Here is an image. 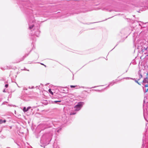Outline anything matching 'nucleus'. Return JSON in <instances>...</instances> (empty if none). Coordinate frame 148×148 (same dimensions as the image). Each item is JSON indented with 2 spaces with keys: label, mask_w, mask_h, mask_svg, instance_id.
<instances>
[{
  "label": "nucleus",
  "mask_w": 148,
  "mask_h": 148,
  "mask_svg": "<svg viewBox=\"0 0 148 148\" xmlns=\"http://www.w3.org/2000/svg\"><path fill=\"white\" fill-rule=\"evenodd\" d=\"M75 114V113H71L70 114V115H73V114Z\"/></svg>",
  "instance_id": "12"
},
{
  "label": "nucleus",
  "mask_w": 148,
  "mask_h": 148,
  "mask_svg": "<svg viewBox=\"0 0 148 148\" xmlns=\"http://www.w3.org/2000/svg\"><path fill=\"white\" fill-rule=\"evenodd\" d=\"M49 92H50L51 94H52V95H53V92H52V91H51V89H49Z\"/></svg>",
  "instance_id": "6"
},
{
  "label": "nucleus",
  "mask_w": 148,
  "mask_h": 148,
  "mask_svg": "<svg viewBox=\"0 0 148 148\" xmlns=\"http://www.w3.org/2000/svg\"><path fill=\"white\" fill-rule=\"evenodd\" d=\"M31 108V107L30 106H29L27 108H26L25 107H24L23 108V110L24 112H27Z\"/></svg>",
  "instance_id": "4"
},
{
  "label": "nucleus",
  "mask_w": 148,
  "mask_h": 148,
  "mask_svg": "<svg viewBox=\"0 0 148 148\" xmlns=\"http://www.w3.org/2000/svg\"><path fill=\"white\" fill-rule=\"evenodd\" d=\"M84 103L83 102H80L78 104L76 105L74 108H75V110L76 111H78L79 110L82 106Z\"/></svg>",
  "instance_id": "1"
},
{
  "label": "nucleus",
  "mask_w": 148,
  "mask_h": 148,
  "mask_svg": "<svg viewBox=\"0 0 148 148\" xmlns=\"http://www.w3.org/2000/svg\"><path fill=\"white\" fill-rule=\"evenodd\" d=\"M142 52H145L144 53L145 54H146H146H147V55L145 56V57H144L143 56H142L141 57V59L142 58L143 59L145 58L146 56H148V51L147 50V48H144V49H143L142 50Z\"/></svg>",
  "instance_id": "3"
},
{
  "label": "nucleus",
  "mask_w": 148,
  "mask_h": 148,
  "mask_svg": "<svg viewBox=\"0 0 148 148\" xmlns=\"http://www.w3.org/2000/svg\"><path fill=\"white\" fill-rule=\"evenodd\" d=\"M135 82L138 83V84H139V85H140V84L138 82V81H137V80H135Z\"/></svg>",
  "instance_id": "9"
},
{
  "label": "nucleus",
  "mask_w": 148,
  "mask_h": 148,
  "mask_svg": "<svg viewBox=\"0 0 148 148\" xmlns=\"http://www.w3.org/2000/svg\"><path fill=\"white\" fill-rule=\"evenodd\" d=\"M61 102V101H54V102L56 103L57 102Z\"/></svg>",
  "instance_id": "10"
},
{
  "label": "nucleus",
  "mask_w": 148,
  "mask_h": 148,
  "mask_svg": "<svg viewBox=\"0 0 148 148\" xmlns=\"http://www.w3.org/2000/svg\"><path fill=\"white\" fill-rule=\"evenodd\" d=\"M140 76H141V77H142V75H140Z\"/></svg>",
  "instance_id": "14"
},
{
  "label": "nucleus",
  "mask_w": 148,
  "mask_h": 148,
  "mask_svg": "<svg viewBox=\"0 0 148 148\" xmlns=\"http://www.w3.org/2000/svg\"><path fill=\"white\" fill-rule=\"evenodd\" d=\"M42 64V65H44L43 64ZM44 66H45V65H44Z\"/></svg>",
  "instance_id": "13"
},
{
  "label": "nucleus",
  "mask_w": 148,
  "mask_h": 148,
  "mask_svg": "<svg viewBox=\"0 0 148 148\" xmlns=\"http://www.w3.org/2000/svg\"><path fill=\"white\" fill-rule=\"evenodd\" d=\"M6 122V120H4L3 121L1 119H0V124H2L3 123H5Z\"/></svg>",
  "instance_id": "5"
},
{
  "label": "nucleus",
  "mask_w": 148,
  "mask_h": 148,
  "mask_svg": "<svg viewBox=\"0 0 148 148\" xmlns=\"http://www.w3.org/2000/svg\"><path fill=\"white\" fill-rule=\"evenodd\" d=\"M143 83H147L145 86V92H147L148 91V77H146L143 81Z\"/></svg>",
  "instance_id": "2"
},
{
  "label": "nucleus",
  "mask_w": 148,
  "mask_h": 148,
  "mask_svg": "<svg viewBox=\"0 0 148 148\" xmlns=\"http://www.w3.org/2000/svg\"><path fill=\"white\" fill-rule=\"evenodd\" d=\"M77 86H72V85H71L70 86V87L71 88H75V87Z\"/></svg>",
  "instance_id": "7"
},
{
  "label": "nucleus",
  "mask_w": 148,
  "mask_h": 148,
  "mask_svg": "<svg viewBox=\"0 0 148 148\" xmlns=\"http://www.w3.org/2000/svg\"><path fill=\"white\" fill-rule=\"evenodd\" d=\"M8 84H6L5 85V86L6 87V88H7L8 87Z\"/></svg>",
  "instance_id": "11"
},
{
  "label": "nucleus",
  "mask_w": 148,
  "mask_h": 148,
  "mask_svg": "<svg viewBox=\"0 0 148 148\" xmlns=\"http://www.w3.org/2000/svg\"><path fill=\"white\" fill-rule=\"evenodd\" d=\"M33 27H34V25H32V26H30V27H29V29H32V28H33Z\"/></svg>",
  "instance_id": "8"
}]
</instances>
